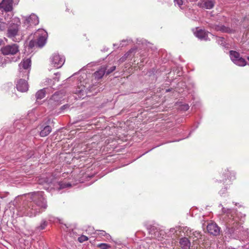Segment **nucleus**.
Listing matches in <instances>:
<instances>
[{"label":"nucleus","mask_w":249,"mask_h":249,"mask_svg":"<svg viewBox=\"0 0 249 249\" xmlns=\"http://www.w3.org/2000/svg\"><path fill=\"white\" fill-rule=\"evenodd\" d=\"M24 197L22 206L18 210L20 216H35L47 208V202L43 192H32Z\"/></svg>","instance_id":"nucleus-1"},{"label":"nucleus","mask_w":249,"mask_h":249,"mask_svg":"<svg viewBox=\"0 0 249 249\" xmlns=\"http://www.w3.org/2000/svg\"><path fill=\"white\" fill-rule=\"evenodd\" d=\"M219 206L222 207V213L225 215L224 218L227 228L231 233H233L240 228L242 222L239 221V217L233 210L223 207L221 204H219Z\"/></svg>","instance_id":"nucleus-2"},{"label":"nucleus","mask_w":249,"mask_h":249,"mask_svg":"<svg viewBox=\"0 0 249 249\" xmlns=\"http://www.w3.org/2000/svg\"><path fill=\"white\" fill-rule=\"evenodd\" d=\"M39 184L44 185V189L51 191L52 189H58L59 190L71 187V184L64 182H58L56 181L55 178L52 175H49V177L46 178H41L39 179Z\"/></svg>","instance_id":"nucleus-3"},{"label":"nucleus","mask_w":249,"mask_h":249,"mask_svg":"<svg viewBox=\"0 0 249 249\" xmlns=\"http://www.w3.org/2000/svg\"><path fill=\"white\" fill-rule=\"evenodd\" d=\"M7 30V36L14 42H19L20 38H17L20 20L18 18L15 17L11 19Z\"/></svg>","instance_id":"nucleus-4"},{"label":"nucleus","mask_w":249,"mask_h":249,"mask_svg":"<svg viewBox=\"0 0 249 249\" xmlns=\"http://www.w3.org/2000/svg\"><path fill=\"white\" fill-rule=\"evenodd\" d=\"M31 60L30 58L24 59L19 64V71L20 76L22 77L27 76H29V74L31 70Z\"/></svg>","instance_id":"nucleus-5"},{"label":"nucleus","mask_w":249,"mask_h":249,"mask_svg":"<svg viewBox=\"0 0 249 249\" xmlns=\"http://www.w3.org/2000/svg\"><path fill=\"white\" fill-rule=\"evenodd\" d=\"M13 0H1L0 2V14L4 16L12 14L11 12L13 10Z\"/></svg>","instance_id":"nucleus-6"},{"label":"nucleus","mask_w":249,"mask_h":249,"mask_svg":"<svg viewBox=\"0 0 249 249\" xmlns=\"http://www.w3.org/2000/svg\"><path fill=\"white\" fill-rule=\"evenodd\" d=\"M65 58L57 53H54L50 57V62L52 67L58 69L64 64Z\"/></svg>","instance_id":"nucleus-7"},{"label":"nucleus","mask_w":249,"mask_h":249,"mask_svg":"<svg viewBox=\"0 0 249 249\" xmlns=\"http://www.w3.org/2000/svg\"><path fill=\"white\" fill-rule=\"evenodd\" d=\"M230 57L231 61L236 65L239 66H244L247 62L245 59L240 57V54L234 51L230 52Z\"/></svg>","instance_id":"nucleus-8"},{"label":"nucleus","mask_w":249,"mask_h":249,"mask_svg":"<svg viewBox=\"0 0 249 249\" xmlns=\"http://www.w3.org/2000/svg\"><path fill=\"white\" fill-rule=\"evenodd\" d=\"M36 36H37V45L39 47H42L46 43L48 36L47 32L43 29H39L36 33Z\"/></svg>","instance_id":"nucleus-9"},{"label":"nucleus","mask_w":249,"mask_h":249,"mask_svg":"<svg viewBox=\"0 0 249 249\" xmlns=\"http://www.w3.org/2000/svg\"><path fill=\"white\" fill-rule=\"evenodd\" d=\"M24 21L23 22L24 26L26 28L37 25L39 23L38 17L35 14H32L29 17H24Z\"/></svg>","instance_id":"nucleus-10"},{"label":"nucleus","mask_w":249,"mask_h":249,"mask_svg":"<svg viewBox=\"0 0 249 249\" xmlns=\"http://www.w3.org/2000/svg\"><path fill=\"white\" fill-rule=\"evenodd\" d=\"M1 51L4 55H14L18 51V46L17 44L7 45L1 48Z\"/></svg>","instance_id":"nucleus-11"},{"label":"nucleus","mask_w":249,"mask_h":249,"mask_svg":"<svg viewBox=\"0 0 249 249\" xmlns=\"http://www.w3.org/2000/svg\"><path fill=\"white\" fill-rule=\"evenodd\" d=\"M12 14L7 15L4 16L3 14H0V30L3 31L6 29L7 24L10 23Z\"/></svg>","instance_id":"nucleus-12"},{"label":"nucleus","mask_w":249,"mask_h":249,"mask_svg":"<svg viewBox=\"0 0 249 249\" xmlns=\"http://www.w3.org/2000/svg\"><path fill=\"white\" fill-rule=\"evenodd\" d=\"M215 3V0H200L197 3V6L200 8L211 9L214 7Z\"/></svg>","instance_id":"nucleus-13"},{"label":"nucleus","mask_w":249,"mask_h":249,"mask_svg":"<svg viewBox=\"0 0 249 249\" xmlns=\"http://www.w3.org/2000/svg\"><path fill=\"white\" fill-rule=\"evenodd\" d=\"M18 90L23 92L28 90V84L27 81L24 79L19 80L16 85Z\"/></svg>","instance_id":"nucleus-14"},{"label":"nucleus","mask_w":249,"mask_h":249,"mask_svg":"<svg viewBox=\"0 0 249 249\" xmlns=\"http://www.w3.org/2000/svg\"><path fill=\"white\" fill-rule=\"evenodd\" d=\"M207 230L209 233L216 236L219 234L220 228L215 223H210L208 225Z\"/></svg>","instance_id":"nucleus-15"},{"label":"nucleus","mask_w":249,"mask_h":249,"mask_svg":"<svg viewBox=\"0 0 249 249\" xmlns=\"http://www.w3.org/2000/svg\"><path fill=\"white\" fill-rule=\"evenodd\" d=\"M195 35L200 40H207L209 39V36H212V34L205 30L200 29L195 33Z\"/></svg>","instance_id":"nucleus-16"},{"label":"nucleus","mask_w":249,"mask_h":249,"mask_svg":"<svg viewBox=\"0 0 249 249\" xmlns=\"http://www.w3.org/2000/svg\"><path fill=\"white\" fill-rule=\"evenodd\" d=\"M87 90L88 88L86 86L80 84V86L76 89L75 93L77 94L79 97L84 98V96L87 94Z\"/></svg>","instance_id":"nucleus-17"},{"label":"nucleus","mask_w":249,"mask_h":249,"mask_svg":"<svg viewBox=\"0 0 249 249\" xmlns=\"http://www.w3.org/2000/svg\"><path fill=\"white\" fill-rule=\"evenodd\" d=\"M107 67L103 66L98 70L94 73V76L96 79L99 80L101 79L106 73Z\"/></svg>","instance_id":"nucleus-18"},{"label":"nucleus","mask_w":249,"mask_h":249,"mask_svg":"<svg viewBox=\"0 0 249 249\" xmlns=\"http://www.w3.org/2000/svg\"><path fill=\"white\" fill-rule=\"evenodd\" d=\"M179 244L182 249H190L191 243L186 237H182L179 239Z\"/></svg>","instance_id":"nucleus-19"},{"label":"nucleus","mask_w":249,"mask_h":249,"mask_svg":"<svg viewBox=\"0 0 249 249\" xmlns=\"http://www.w3.org/2000/svg\"><path fill=\"white\" fill-rule=\"evenodd\" d=\"M51 89L47 88H44L43 89H41L38 90L36 92V98L37 99H43L45 97V94L48 92L49 93Z\"/></svg>","instance_id":"nucleus-20"},{"label":"nucleus","mask_w":249,"mask_h":249,"mask_svg":"<svg viewBox=\"0 0 249 249\" xmlns=\"http://www.w3.org/2000/svg\"><path fill=\"white\" fill-rule=\"evenodd\" d=\"M63 99L62 93L60 92L55 93L51 98V100L55 102L56 104H60Z\"/></svg>","instance_id":"nucleus-21"},{"label":"nucleus","mask_w":249,"mask_h":249,"mask_svg":"<svg viewBox=\"0 0 249 249\" xmlns=\"http://www.w3.org/2000/svg\"><path fill=\"white\" fill-rule=\"evenodd\" d=\"M52 131L51 127L49 125L44 126L40 132V136L44 137L48 135Z\"/></svg>","instance_id":"nucleus-22"},{"label":"nucleus","mask_w":249,"mask_h":249,"mask_svg":"<svg viewBox=\"0 0 249 249\" xmlns=\"http://www.w3.org/2000/svg\"><path fill=\"white\" fill-rule=\"evenodd\" d=\"M188 235L189 236L190 238H192L194 240V241H196L198 239L201 238V234L200 232L198 231H190V234Z\"/></svg>","instance_id":"nucleus-23"},{"label":"nucleus","mask_w":249,"mask_h":249,"mask_svg":"<svg viewBox=\"0 0 249 249\" xmlns=\"http://www.w3.org/2000/svg\"><path fill=\"white\" fill-rule=\"evenodd\" d=\"M136 48H131L130 49L127 53H126L120 59L119 61L120 63H122L126 60L127 58L130 55V54L134 52H136Z\"/></svg>","instance_id":"nucleus-24"},{"label":"nucleus","mask_w":249,"mask_h":249,"mask_svg":"<svg viewBox=\"0 0 249 249\" xmlns=\"http://www.w3.org/2000/svg\"><path fill=\"white\" fill-rule=\"evenodd\" d=\"M215 29L218 31H221L222 32L228 33V32H230V31H231V29L230 28L226 27L223 25L217 26L215 28Z\"/></svg>","instance_id":"nucleus-25"},{"label":"nucleus","mask_w":249,"mask_h":249,"mask_svg":"<svg viewBox=\"0 0 249 249\" xmlns=\"http://www.w3.org/2000/svg\"><path fill=\"white\" fill-rule=\"evenodd\" d=\"M47 222L43 220L41 221L40 225L38 227H37V229L41 230H44L47 226Z\"/></svg>","instance_id":"nucleus-26"},{"label":"nucleus","mask_w":249,"mask_h":249,"mask_svg":"<svg viewBox=\"0 0 249 249\" xmlns=\"http://www.w3.org/2000/svg\"><path fill=\"white\" fill-rule=\"evenodd\" d=\"M175 5H178L180 9H183L182 7L183 4V0H174Z\"/></svg>","instance_id":"nucleus-27"},{"label":"nucleus","mask_w":249,"mask_h":249,"mask_svg":"<svg viewBox=\"0 0 249 249\" xmlns=\"http://www.w3.org/2000/svg\"><path fill=\"white\" fill-rule=\"evenodd\" d=\"M132 40H123L120 43L119 46L118 47H123L124 46H126L127 44L130 43Z\"/></svg>","instance_id":"nucleus-28"},{"label":"nucleus","mask_w":249,"mask_h":249,"mask_svg":"<svg viewBox=\"0 0 249 249\" xmlns=\"http://www.w3.org/2000/svg\"><path fill=\"white\" fill-rule=\"evenodd\" d=\"M216 41L218 43L222 46H224L225 44V39L223 37H218L216 39Z\"/></svg>","instance_id":"nucleus-29"},{"label":"nucleus","mask_w":249,"mask_h":249,"mask_svg":"<svg viewBox=\"0 0 249 249\" xmlns=\"http://www.w3.org/2000/svg\"><path fill=\"white\" fill-rule=\"evenodd\" d=\"M98 247L101 249H107L110 247V246L106 243H101L98 245Z\"/></svg>","instance_id":"nucleus-30"},{"label":"nucleus","mask_w":249,"mask_h":249,"mask_svg":"<svg viewBox=\"0 0 249 249\" xmlns=\"http://www.w3.org/2000/svg\"><path fill=\"white\" fill-rule=\"evenodd\" d=\"M78 241L80 243H83L88 240V238L86 235H82L78 239Z\"/></svg>","instance_id":"nucleus-31"},{"label":"nucleus","mask_w":249,"mask_h":249,"mask_svg":"<svg viewBox=\"0 0 249 249\" xmlns=\"http://www.w3.org/2000/svg\"><path fill=\"white\" fill-rule=\"evenodd\" d=\"M115 69H116L115 66H112L108 69L107 68V70H106V74L107 75V74H110V73L113 72L114 71H115Z\"/></svg>","instance_id":"nucleus-32"},{"label":"nucleus","mask_w":249,"mask_h":249,"mask_svg":"<svg viewBox=\"0 0 249 249\" xmlns=\"http://www.w3.org/2000/svg\"><path fill=\"white\" fill-rule=\"evenodd\" d=\"M189 108V106L188 104H183V105H182L181 106H180V109L181 110H184V111H186L187 110H188Z\"/></svg>","instance_id":"nucleus-33"},{"label":"nucleus","mask_w":249,"mask_h":249,"mask_svg":"<svg viewBox=\"0 0 249 249\" xmlns=\"http://www.w3.org/2000/svg\"><path fill=\"white\" fill-rule=\"evenodd\" d=\"M231 172H229V171H228L226 173H225V175L227 177L228 179H232L234 178V175L231 176Z\"/></svg>","instance_id":"nucleus-34"},{"label":"nucleus","mask_w":249,"mask_h":249,"mask_svg":"<svg viewBox=\"0 0 249 249\" xmlns=\"http://www.w3.org/2000/svg\"><path fill=\"white\" fill-rule=\"evenodd\" d=\"M86 231L87 232H88V233L89 234H92L93 233H94V229H93V227H89L88 229L86 230Z\"/></svg>","instance_id":"nucleus-35"},{"label":"nucleus","mask_w":249,"mask_h":249,"mask_svg":"<svg viewBox=\"0 0 249 249\" xmlns=\"http://www.w3.org/2000/svg\"><path fill=\"white\" fill-rule=\"evenodd\" d=\"M100 234L103 236H107V237H110V235L104 231H100Z\"/></svg>","instance_id":"nucleus-36"},{"label":"nucleus","mask_w":249,"mask_h":249,"mask_svg":"<svg viewBox=\"0 0 249 249\" xmlns=\"http://www.w3.org/2000/svg\"><path fill=\"white\" fill-rule=\"evenodd\" d=\"M70 106L68 104L65 105L61 107V110H64L65 109H66L69 107Z\"/></svg>","instance_id":"nucleus-37"},{"label":"nucleus","mask_w":249,"mask_h":249,"mask_svg":"<svg viewBox=\"0 0 249 249\" xmlns=\"http://www.w3.org/2000/svg\"><path fill=\"white\" fill-rule=\"evenodd\" d=\"M154 234H155V235H154V236L153 237L157 238L158 239V240H160L159 237V235L160 234V232L158 231H156V232H155Z\"/></svg>","instance_id":"nucleus-38"},{"label":"nucleus","mask_w":249,"mask_h":249,"mask_svg":"<svg viewBox=\"0 0 249 249\" xmlns=\"http://www.w3.org/2000/svg\"><path fill=\"white\" fill-rule=\"evenodd\" d=\"M54 74H55L56 76L58 75V76H59V77L54 78L53 79H54V80H55V81H59V76H60V73H54Z\"/></svg>","instance_id":"nucleus-39"},{"label":"nucleus","mask_w":249,"mask_h":249,"mask_svg":"<svg viewBox=\"0 0 249 249\" xmlns=\"http://www.w3.org/2000/svg\"><path fill=\"white\" fill-rule=\"evenodd\" d=\"M225 192V189H222L220 191L219 194L220 195H222V194H223Z\"/></svg>","instance_id":"nucleus-40"},{"label":"nucleus","mask_w":249,"mask_h":249,"mask_svg":"<svg viewBox=\"0 0 249 249\" xmlns=\"http://www.w3.org/2000/svg\"><path fill=\"white\" fill-rule=\"evenodd\" d=\"M3 40L1 39H0V46H1L2 44Z\"/></svg>","instance_id":"nucleus-41"},{"label":"nucleus","mask_w":249,"mask_h":249,"mask_svg":"<svg viewBox=\"0 0 249 249\" xmlns=\"http://www.w3.org/2000/svg\"><path fill=\"white\" fill-rule=\"evenodd\" d=\"M18 123H19V122H18H18H15V123H14L15 125H16V126H17V124Z\"/></svg>","instance_id":"nucleus-42"},{"label":"nucleus","mask_w":249,"mask_h":249,"mask_svg":"<svg viewBox=\"0 0 249 249\" xmlns=\"http://www.w3.org/2000/svg\"><path fill=\"white\" fill-rule=\"evenodd\" d=\"M17 60V59H16L15 60L13 59V60H12V61H16Z\"/></svg>","instance_id":"nucleus-43"},{"label":"nucleus","mask_w":249,"mask_h":249,"mask_svg":"<svg viewBox=\"0 0 249 249\" xmlns=\"http://www.w3.org/2000/svg\"><path fill=\"white\" fill-rule=\"evenodd\" d=\"M49 81H50V82H51L52 80L51 79H49Z\"/></svg>","instance_id":"nucleus-44"},{"label":"nucleus","mask_w":249,"mask_h":249,"mask_svg":"<svg viewBox=\"0 0 249 249\" xmlns=\"http://www.w3.org/2000/svg\"><path fill=\"white\" fill-rule=\"evenodd\" d=\"M248 59L249 61V57H248Z\"/></svg>","instance_id":"nucleus-45"}]
</instances>
